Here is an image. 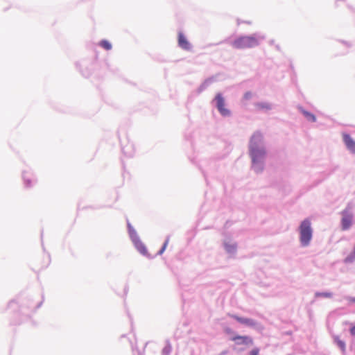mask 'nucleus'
I'll return each instance as SVG.
<instances>
[{
    "label": "nucleus",
    "mask_w": 355,
    "mask_h": 355,
    "mask_svg": "<svg viewBox=\"0 0 355 355\" xmlns=\"http://www.w3.org/2000/svg\"><path fill=\"white\" fill-rule=\"evenodd\" d=\"M262 139V136L259 133L254 134L251 139L250 145V153L252 162H258L266 155V150L263 148L259 146V142Z\"/></svg>",
    "instance_id": "nucleus-1"
},
{
    "label": "nucleus",
    "mask_w": 355,
    "mask_h": 355,
    "mask_svg": "<svg viewBox=\"0 0 355 355\" xmlns=\"http://www.w3.org/2000/svg\"><path fill=\"white\" fill-rule=\"evenodd\" d=\"M259 44V40L255 36H242L232 42L235 49L252 48Z\"/></svg>",
    "instance_id": "nucleus-2"
},
{
    "label": "nucleus",
    "mask_w": 355,
    "mask_h": 355,
    "mask_svg": "<svg viewBox=\"0 0 355 355\" xmlns=\"http://www.w3.org/2000/svg\"><path fill=\"white\" fill-rule=\"evenodd\" d=\"M300 241L304 246L309 245L312 238L311 222L309 219L304 220L300 226Z\"/></svg>",
    "instance_id": "nucleus-3"
},
{
    "label": "nucleus",
    "mask_w": 355,
    "mask_h": 355,
    "mask_svg": "<svg viewBox=\"0 0 355 355\" xmlns=\"http://www.w3.org/2000/svg\"><path fill=\"white\" fill-rule=\"evenodd\" d=\"M215 101L216 103V107L220 114L224 116H229L230 114V111L225 107V100L221 94H216Z\"/></svg>",
    "instance_id": "nucleus-4"
},
{
    "label": "nucleus",
    "mask_w": 355,
    "mask_h": 355,
    "mask_svg": "<svg viewBox=\"0 0 355 355\" xmlns=\"http://www.w3.org/2000/svg\"><path fill=\"white\" fill-rule=\"evenodd\" d=\"M343 139L347 148L352 153H355V141L347 133L343 134Z\"/></svg>",
    "instance_id": "nucleus-5"
},
{
    "label": "nucleus",
    "mask_w": 355,
    "mask_h": 355,
    "mask_svg": "<svg viewBox=\"0 0 355 355\" xmlns=\"http://www.w3.org/2000/svg\"><path fill=\"white\" fill-rule=\"evenodd\" d=\"M352 215L347 211L343 212V218L341 220L342 229L346 230L349 229L352 225Z\"/></svg>",
    "instance_id": "nucleus-6"
},
{
    "label": "nucleus",
    "mask_w": 355,
    "mask_h": 355,
    "mask_svg": "<svg viewBox=\"0 0 355 355\" xmlns=\"http://www.w3.org/2000/svg\"><path fill=\"white\" fill-rule=\"evenodd\" d=\"M178 42L179 46L182 49H184L186 51L191 50V46L182 33H178Z\"/></svg>",
    "instance_id": "nucleus-7"
},
{
    "label": "nucleus",
    "mask_w": 355,
    "mask_h": 355,
    "mask_svg": "<svg viewBox=\"0 0 355 355\" xmlns=\"http://www.w3.org/2000/svg\"><path fill=\"white\" fill-rule=\"evenodd\" d=\"M232 317L241 324H244L248 326H254L256 324V322L253 320L249 318H244L237 315H233Z\"/></svg>",
    "instance_id": "nucleus-8"
},
{
    "label": "nucleus",
    "mask_w": 355,
    "mask_h": 355,
    "mask_svg": "<svg viewBox=\"0 0 355 355\" xmlns=\"http://www.w3.org/2000/svg\"><path fill=\"white\" fill-rule=\"evenodd\" d=\"M233 340L234 341H236V340H239V342H238L239 344H245V345H248V344H252V340L248 337V336H235L232 338Z\"/></svg>",
    "instance_id": "nucleus-9"
},
{
    "label": "nucleus",
    "mask_w": 355,
    "mask_h": 355,
    "mask_svg": "<svg viewBox=\"0 0 355 355\" xmlns=\"http://www.w3.org/2000/svg\"><path fill=\"white\" fill-rule=\"evenodd\" d=\"M135 248L137 250L142 254L143 255L148 256V250L145 246V245L141 241H137V243L135 244Z\"/></svg>",
    "instance_id": "nucleus-10"
},
{
    "label": "nucleus",
    "mask_w": 355,
    "mask_h": 355,
    "mask_svg": "<svg viewBox=\"0 0 355 355\" xmlns=\"http://www.w3.org/2000/svg\"><path fill=\"white\" fill-rule=\"evenodd\" d=\"M334 341L336 343L337 345L340 348L343 352H345L346 347L345 343L341 340L338 336L334 337Z\"/></svg>",
    "instance_id": "nucleus-11"
},
{
    "label": "nucleus",
    "mask_w": 355,
    "mask_h": 355,
    "mask_svg": "<svg viewBox=\"0 0 355 355\" xmlns=\"http://www.w3.org/2000/svg\"><path fill=\"white\" fill-rule=\"evenodd\" d=\"M255 107L257 110H269L270 109L271 106L270 104L267 103H257L255 104Z\"/></svg>",
    "instance_id": "nucleus-12"
},
{
    "label": "nucleus",
    "mask_w": 355,
    "mask_h": 355,
    "mask_svg": "<svg viewBox=\"0 0 355 355\" xmlns=\"http://www.w3.org/2000/svg\"><path fill=\"white\" fill-rule=\"evenodd\" d=\"M99 45L102 48H103V49H105V50H107V51L110 50L112 49L111 43L109 41L106 40H103L101 41L100 43H99Z\"/></svg>",
    "instance_id": "nucleus-13"
},
{
    "label": "nucleus",
    "mask_w": 355,
    "mask_h": 355,
    "mask_svg": "<svg viewBox=\"0 0 355 355\" xmlns=\"http://www.w3.org/2000/svg\"><path fill=\"white\" fill-rule=\"evenodd\" d=\"M303 114H304V116L306 117V119L309 121H311L313 122L315 121L316 119H315V116L311 114V113H309L306 111H303Z\"/></svg>",
    "instance_id": "nucleus-14"
},
{
    "label": "nucleus",
    "mask_w": 355,
    "mask_h": 355,
    "mask_svg": "<svg viewBox=\"0 0 355 355\" xmlns=\"http://www.w3.org/2000/svg\"><path fill=\"white\" fill-rule=\"evenodd\" d=\"M130 238L134 245L137 243V241H141L136 232H134V234H132Z\"/></svg>",
    "instance_id": "nucleus-15"
},
{
    "label": "nucleus",
    "mask_w": 355,
    "mask_h": 355,
    "mask_svg": "<svg viewBox=\"0 0 355 355\" xmlns=\"http://www.w3.org/2000/svg\"><path fill=\"white\" fill-rule=\"evenodd\" d=\"M168 241H166L164 242V245H163V246H162V249H161V250H159V254H162L164 252V251L165 250V249H166V246H167V245H168Z\"/></svg>",
    "instance_id": "nucleus-16"
},
{
    "label": "nucleus",
    "mask_w": 355,
    "mask_h": 355,
    "mask_svg": "<svg viewBox=\"0 0 355 355\" xmlns=\"http://www.w3.org/2000/svg\"><path fill=\"white\" fill-rule=\"evenodd\" d=\"M252 97V93L250 92H246L245 94H244V98L245 99H249Z\"/></svg>",
    "instance_id": "nucleus-17"
},
{
    "label": "nucleus",
    "mask_w": 355,
    "mask_h": 355,
    "mask_svg": "<svg viewBox=\"0 0 355 355\" xmlns=\"http://www.w3.org/2000/svg\"><path fill=\"white\" fill-rule=\"evenodd\" d=\"M250 355H259V349H254L251 352Z\"/></svg>",
    "instance_id": "nucleus-18"
},
{
    "label": "nucleus",
    "mask_w": 355,
    "mask_h": 355,
    "mask_svg": "<svg viewBox=\"0 0 355 355\" xmlns=\"http://www.w3.org/2000/svg\"><path fill=\"white\" fill-rule=\"evenodd\" d=\"M350 333L355 336V325L350 329Z\"/></svg>",
    "instance_id": "nucleus-19"
},
{
    "label": "nucleus",
    "mask_w": 355,
    "mask_h": 355,
    "mask_svg": "<svg viewBox=\"0 0 355 355\" xmlns=\"http://www.w3.org/2000/svg\"><path fill=\"white\" fill-rule=\"evenodd\" d=\"M24 180L26 182V184L28 186H30L31 185V181L30 180L28 179V177H24Z\"/></svg>",
    "instance_id": "nucleus-20"
},
{
    "label": "nucleus",
    "mask_w": 355,
    "mask_h": 355,
    "mask_svg": "<svg viewBox=\"0 0 355 355\" xmlns=\"http://www.w3.org/2000/svg\"><path fill=\"white\" fill-rule=\"evenodd\" d=\"M129 232H130V236H131V235L134 234V232H136L132 228L129 227Z\"/></svg>",
    "instance_id": "nucleus-21"
},
{
    "label": "nucleus",
    "mask_w": 355,
    "mask_h": 355,
    "mask_svg": "<svg viewBox=\"0 0 355 355\" xmlns=\"http://www.w3.org/2000/svg\"><path fill=\"white\" fill-rule=\"evenodd\" d=\"M322 295L325 296V297H331V294H330V293H324V294H322Z\"/></svg>",
    "instance_id": "nucleus-22"
},
{
    "label": "nucleus",
    "mask_w": 355,
    "mask_h": 355,
    "mask_svg": "<svg viewBox=\"0 0 355 355\" xmlns=\"http://www.w3.org/2000/svg\"><path fill=\"white\" fill-rule=\"evenodd\" d=\"M351 302H355V298L350 300Z\"/></svg>",
    "instance_id": "nucleus-23"
}]
</instances>
